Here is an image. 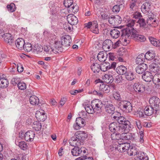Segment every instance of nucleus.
<instances>
[{"mask_svg":"<svg viewBox=\"0 0 160 160\" xmlns=\"http://www.w3.org/2000/svg\"><path fill=\"white\" fill-rule=\"evenodd\" d=\"M100 70L103 72H105L110 69V63L104 62L100 65Z\"/></svg>","mask_w":160,"mask_h":160,"instance_id":"c9c22d12","label":"nucleus"},{"mask_svg":"<svg viewBox=\"0 0 160 160\" xmlns=\"http://www.w3.org/2000/svg\"><path fill=\"white\" fill-rule=\"evenodd\" d=\"M118 106L122 111L127 113L131 112L132 110L131 103L127 101H121L118 104Z\"/></svg>","mask_w":160,"mask_h":160,"instance_id":"39448f33","label":"nucleus"},{"mask_svg":"<svg viewBox=\"0 0 160 160\" xmlns=\"http://www.w3.org/2000/svg\"><path fill=\"white\" fill-rule=\"evenodd\" d=\"M151 6L150 3L146 2L143 3L141 7L142 11L145 14L151 10Z\"/></svg>","mask_w":160,"mask_h":160,"instance_id":"aec40b11","label":"nucleus"},{"mask_svg":"<svg viewBox=\"0 0 160 160\" xmlns=\"http://www.w3.org/2000/svg\"><path fill=\"white\" fill-rule=\"evenodd\" d=\"M78 7L75 4L73 3L68 8L69 13H75L78 11Z\"/></svg>","mask_w":160,"mask_h":160,"instance_id":"58836bf2","label":"nucleus"},{"mask_svg":"<svg viewBox=\"0 0 160 160\" xmlns=\"http://www.w3.org/2000/svg\"><path fill=\"white\" fill-rule=\"evenodd\" d=\"M147 65L143 63L138 65L136 68V72L139 74H141L144 72L147 68Z\"/></svg>","mask_w":160,"mask_h":160,"instance_id":"6ab92c4d","label":"nucleus"},{"mask_svg":"<svg viewBox=\"0 0 160 160\" xmlns=\"http://www.w3.org/2000/svg\"><path fill=\"white\" fill-rule=\"evenodd\" d=\"M7 7L8 10L12 12H14L16 9L15 5L13 3L8 5Z\"/></svg>","mask_w":160,"mask_h":160,"instance_id":"5fc2aeb1","label":"nucleus"},{"mask_svg":"<svg viewBox=\"0 0 160 160\" xmlns=\"http://www.w3.org/2000/svg\"><path fill=\"white\" fill-rule=\"evenodd\" d=\"M120 9V5H115L112 8V11L114 12L118 13V12Z\"/></svg>","mask_w":160,"mask_h":160,"instance_id":"338daca9","label":"nucleus"},{"mask_svg":"<svg viewBox=\"0 0 160 160\" xmlns=\"http://www.w3.org/2000/svg\"><path fill=\"white\" fill-rule=\"evenodd\" d=\"M125 32L123 31V34L125 36V38H122V39H120V40H119L120 42L121 43H122L124 45H126L127 44H128L129 42V41L127 40V39H130L131 38H132V37H130L129 38L128 37H126V36L125 35Z\"/></svg>","mask_w":160,"mask_h":160,"instance_id":"09e8293b","label":"nucleus"},{"mask_svg":"<svg viewBox=\"0 0 160 160\" xmlns=\"http://www.w3.org/2000/svg\"><path fill=\"white\" fill-rule=\"evenodd\" d=\"M63 46L61 41L58 40L52 48L46 46L44 47V50L47 53L49 54H56L59 52H62L63 51Z\"/></svg>","mask_w":160,"mask_h":160,"instance_id":"f03ea898","label":"nucleus"},{"mask_svg":"<svg viewBox=\"0 0 160 160\" xmlns=\"http://www.w3.org/2000/svg\"><path fill=\"white\" fill-rule=\"evenodd\" d=\"M102 79L106 83H111L113 81L112 76L110 74H105L102 77Z\"/></svg>","mask_w":160,"mask_h":160,"instance_id":"e433bc0d","label":"nucleus"},{"mask_svg":"<svg viewBox=\"0 0 160 160\" xmlns=\"http://www.w3.org/2000/svg\"><path fill=\"white\" fill-rule=\"evenodd\" d=\"M63 28L68 32H70L72 28V25H69L68 22L64 23L63 25Z\"/></svg>","mask_w":160,"mask_h":160,"instance_id":"603ef678","label":"nucleus"},{"mask_svg":"<svg viewBox=\"0 0 160 160\" xmlns=\"http://www.w3.org/2000/svg\"><path fill=\"white\" fill-rule=\"evenodd\" d=\"M101 15L102 19L103 20H106L108 19L110 17V15H108L107 13L104 12H101Z\"/></svg>","mask_w":160,"mask_h":160,"instance_id":"69168bd1","label":"nucleus"},{"mask_svg":"<svg viewBox=\"0 0 160 160\" xmlns=\"http://www.w3.org/2000/svg\"><path fill=\"white\" fill-rule=\"evenodd\" d=\"M100 66L99 64L95 63H93L91 66L92 70L94 73H98L100 70Z\"/></svg>","mask_w":160,"mask_h":160,"instance_id":"4c0bfd02","label":"nucleus"},{"mask_svg":"<svg viewBox=\"0 0 160 160\" xmlns=\"http://www.w3.org/2000/svg\"><path fill=\"white\" fill-rule=\"evenodd\" d=\"M150 106L155 108V110H157L159 108V104L160 103V100L156 96H153L149 100Z\"/></svg>","mask_w":160,"mask_h":160,"instance_id":"6e6552de","label":"nucleus"},{"mask_svg":"<svg viewBox=\"0 0 160 160\" xmlns=\"http://www.w3.org/2000/svg\"><path fill=\"white\" fill-rule=\"evenodd\" d=\"M128 154L130 156H134L135 155H137L138 152L136 148L134 147H132V148H130V150H128Z\"/></svg>","mask_w":160,"mask_h":160,"instance_id":"de8ad7c7","label":"nucleus"},{"mask_svg":"<svg viewBox=\"0 0 160 160\" xmlns=\"http://www.w3.org/2000/svg\"><path fill=\"white\" fill-rule=\"evenodd\" d=\"M76 124L74 125L73 128L75 129L78 130L80 128L83 127L85 125L84 120L81 117L76 118Z\"/></svg>","mask_w":160,"mask_h":160,"instance_id":"9d476101","label":"nucleus"},{"mask_svg":"<svg viewBox=\"0 0 160 160\" xmlns=\"http://www.w3.org/2000/svg\"><path fill=\"white\" fill-rule=\"evenodd\" d=\"M5 42L10 45H12L14 43V39L11 34L5 33L3 37Z\"/></svg>","mask_w":160,"mask_h":160,"instance_id":"a211bd4d","label":"nucleus"},{"mask_svg":"<svg viewBox=\"0 0 160 160\" xmlns=\"http://www.w3.org/2000/svg\"><path fill=\"white\" fill-rule=\"evenodd\" d=\"M34 128L37 131L40 130L41 128L42 125L41 123L39 122L35 121L33 122Z\"/></svg>","mask_w":160,"mask_h":160,"instance_id":"6e6d98bb","label":"nucleus"},{"mask_svg":"<svg viewBox=\"0 0 160 160\" xmlns=\"http://www.w3.org/2000/svg\"><path fill=\"white\" fill-rule=\"evenodd\" d=\"M22 49L27 52H29L32 49V46L29 43H25Z\"/></svg>","mask_w":160,"mask_h":160,"instance_id":"3c124183","label":"nucleus"},{"mask_svg":"<svg viewBox=\"0 0 160 160\" xmlns=\"http://www.w3.org/2000/svg\"><path fill=\"white\" fill-rule=\"evenodd\" d=\"M116 72L118 74L123 75L125 74L127 72V69L124 66L121 65L116 68Z\"/></svg>","mask_w":160,"mask_h":160,"instance_id":"cd10ccee","label":"nucleus"},{"mask_svg":"<svg viewBox=\"0 0 160 160\" xmlns=\"http://www.w3.org/2000/svg\"><path fill=\"white\" fill-rule=\"evenodd\" d=\"M67 20L69 24L72 26L76 25L78 22L77 18L72 14L68 15Z\"/></svg>","mask_w":160,"mask_h":160,"instance_id":"f8f14e48","label":"nucleus"},{"mask_svg":"<svg viewBox=\"0 0 160 160\" xmlns=\"http://www.w3.org/2000/svg\"><path fill=\"white\" fill-rule=\"evenodd\" d=\"M137 157L140 160H148L149 158L147 156H146L145 158H143V156H145V154L144 153H142L141 152H138L137 155Z\"/></svg>","mask_w":160,"mask_h":160,"instance_id":"4d7b16f0","label":"nucleus"},{"mask_svg":"<svg viewBox=\"0 0 160 160\" xmlns=\"http://www.w3.org/2000/svg\"><path fill=\"white\" fill-rule=\"evenodd\" d=\"M127 125L125 127L122 128L120 125L116 122H113L111 123L109 126L110 130L113 132H119V133L122 132H127L129 130V122H127Z\"/></svg>","mask_w":160,"mask_h":160,"instance_id":"7ed1b4c3","label":"nucleus"},{"mask_svg":"<svg viewBox=\"0 0 160 160\" xmlns=\"http://www.w3.org/2000/svg\"><path fill=\"white\" fill-rule=\"evenodd\" d=\"M91 31L95 34H98L99 33L98 25L97 21L93 22V24L91 28Z\"/></svg>","mask_w":160,"mask_h":160,"instance_id":"37998d69","label":"nucleus"},{"mask_svg":"<svg viewBox=\"0 0 160 160\" xmlns=\"http://www.w3.org/2000/svg\"><path fill=\"white\" fill-rule=\"evenodd\" d=\"M35 117L39 121H44L46 119V116L43 111H37L35 114Z\"/></svg>","mask_w":160,"mask_h":160,"instance_id":"ddd939ff","label":"nucleus"},{"mask_svg":"<svg viewBox=\"0 0 160 160\" xmlns=\"http://www.w3.org/2000/svg\"><path fill=\"white\" fill-rule=\"evenodd\" d=\"M105 111L106 112L112 114L113 113L115 110V108L112 104H105Z\"/></svg>","mask_w":160,"mask_h":160,"instance_id":"72a5a7b5","label":"nucleus"},{"mask_svg":"<svg viewBox=\"0 0 160 160\" xmlns=\"http://www.w3.org/2000/svg\"><path fill=\"white\" fill-rule=\"evenodd\" d=\"M74 148L72 149L71 153L72 155L77 156H79L81 153L82 151L81 149L78 147V146H76Z\"/></svg>","mask_w":160,"mask_h":160,"instance_id":"473e14b6","label":"nucleus"},{"mask_svg":"<svg viewBox=\"0 0 160 160\" xmlns=\"http://www.w3.org/2000/svg\"><path fill=\"white\" fill-rule=\"evenodd\" d=\"M137 0H131L130 2L129 8L131 13H134L137 8Z\"/></svg>","mask_w":160,"mask_h":160,"instance_id":"c756f323","label":"nucleus"},{"mask_svg":"<svg viewBox=\"0 0 160 160\" xmlns=\"http://www.w3.org/2000/svg\"><path fill=\"white\" fill-rule=\"evenodd\" d=\"M130 129L129 128L128 131L127 132H121V138H122V141L123 140V142H124V140H128L132 139V135L129 133H128L129 132Z\"/></svg>","mask_w":160,"mask_h":160,"instance_id":"bb28decb","label":"nucleus"},{"mask_svg":"<svg viewBox=\"0 0 160 160\" xmlns=\"http://www.w3.org/2000/svg\"><path fill=\"white\" fill-rule=\"evenodd\" d=\"M136 21L132 19H130L127 21L126 24L125 29L124 32H125V35L126 37L129 38L132 33L134 30H136L135 25H136Z\"/></svg>","mask_w":160,"mask_h":160,"instance_id":"20e7f679","label":"nucleus"},{"mask_svg":"<svg viewBox=\"0 0 160 160\" xmlns=\"http://www.w3.org/2000/svg\"><path fill=\"white\" fill-rule=\"evenodd\" d=\"M130 37H132V38L136 41L140 42H143L146 40L145 37L143 35L139 34L137 30L133 31V32L131 34Z\"/></svg>","mask_w":160,"mask_h":160,"instance_id":"1a4fd4ad","label":"nucleus"},{"mask_svg":"<svg viewBox=\"0 0 160 160\" xmlns=\"http://www.w3.org/2000/svg\"><path fill=\"white\" fill-rule=\"evenodd\" d=\"M102 45L103 49L108 50L112 48L113 46L112 42L110 39H107L105 40L103 43Z\"/></svg>","mask_w":160,"mask_h":160,"instance_id":"4be33fe9","label":"nucleus"},{"mask_svg":"<svg viewBox=\"0 0 160 160\" xmlns=\"http://www.w3.org/2000/svg\"><path fill=\"white\" fill-rule=\"evenodd\" d=\"M136 25L138 23L139 24L140 27H144L146 25V23L145 20L143 18H139L138 21L136 22Z\"/></svg>","mask_w":160,"mask_h":160,"instance_id":"864d4df0","label":"nucleus"},{"mask_svg":"<svg viewBox=\"0 0 160 160\" xmlns=\"http://www.w3.org/2000/svg\"><path fill=\"white\" fill-rule=\"evenodd\" d=\"M85 108L86 112L88 113L92 114L94 112L92 104H91V105H86L85 106Z\"/></svg>","mask_w":160,"mask_h":160,"instance_id":"c03bdc74","label":"nucleus"},{"mask_svg":"<svg viewBox=\"0 0 160 160\" xmlns=\"http://www.w3.org/2000/svg\"><path fill=\"white\" fill-rule=\"evenodd\" d=\"M16 145H18L19 147L22 149L24 150L27 149V143L24 141L20 142H16Z\"/></svg>","mask_w":160,"mask_h":160,"instance_id":"a18cd8bd","label":"nucleus"},{"mask_svg":"<svg viewBox=\"0 0 160 160\" xmlns=\"http://www.w3.org/2000/svg\"><path fill=\"white\" fill-rule=\"evenodd\" d=\"M125 78L129 81H131L135 78L134 73L132 71H127L125 74Z\"/></svg>","mask_w":160,"mask_h":160,"instance_id":"f704fd0d","label":"nucleus"},{"mask_svg":"<svg viewBox=\"0 0 160 160\" xmlns=\"http://www.w3.org/2000/svg\"><path fill=\"white\" fill-rule=\"evenodd\" d=\"M58 41L57 39L55 37L51 38L49 39V43L50 44V46H48L52 48L53 46L56 43V42Z\"/></svg>","mask_w":160,"mask_h":160,"instance_id":"13d9d810","label":"nucleus"},{"mask_svg":"<svg viewBox=\"0 0 160 160\" xmlns=\"http://www.w3.org/2000/svg\"><path fill=\"white\" fill-rule=\"evenodd\" d=\"M123 145V152H124L127 150H129V149L130 147V143H126L122 141Z\"/></svg>","mask_w":160,"mask_h":160,"instance_id":"e2e57ef3","label":"nucleus"},{"mask_svg":"<svg viewBox=\"0 0 160 160\" xmlns=\"http://www.w3.org/2000/svg\"><path fill=\"white\" fill-rule=\"evenodd\" d=\"M88 136L87 134L84 132L78 131L74 134V136L69 140L70 145L72 146H79L83 144V141Z\"/></svg>","mask_w":160,"mask_h":160,"instance_id":"f257e3e1","label":"nucleus"},{"mask_svg":"<svg viewBox=\"0 0 160 160\" xmlns=\"http://www.w3.org/2000/svg\"><path fill=\"white\" fill-rule=\"evenodd\" d=\"M150 70L151 71L156 73L159 71V68L157 66V64H152L150 66Z\"/></svg>","mask_w":160,"mask_h":160,"instance_id":"49530a36","label":"nucleus"},{"mask_svg":"<svg viewBox=\"0 0 160 160\" xmlns=\"http://www.w3.org/2000/svg\"><path fill=\"white\" fill-rule=\"evenodd\" d=\"M122 31V30L120 28H115L113 29H112L110 31V34L113 38H117L120 35V32Z\"/></svg>","mask_w":160,"mask_h":160,"instance_id":"dca6fc26","label":"nucleus"},{"mask_svg":"<svg viewBox=\"0 0 160 160\" xmlns=\"http://www.w3.org/2000/svg\"><path fill=\"white\" fill-rule=\"evenodd\" d=\"M147 23L152 27H155L157 26V23L156 18L152 17H149L147 19Z\"/></svg>","mask_w":160,"mask_h":160,"instance_id":"c85d7f7f","label":"nucleus"},{"mask_svg":"<svg viewBox=\"0 0 160 160\" xmlns=\"http://www.w3.org/2000/svg\"><path fill=\"white\" fill-rule=\"evenodd\" d=\"M18 88L21 90H24L26 88V85L23 82H19L18 84Z\"/></svg>","mask_w":160,"mask_h":160,"instance_id":"052dcab7","label":"nucleus"},{"mask_svg":"<svg viewBox=\"0 0 160 160\" xmlns=\"http://www.w3.org/2000/svg\"><path fill=\"white\" fill-rule=\"evenodd\" d=\"M35 136L34 132L30 130L27 132L25 133L24 137L25 140L27 141H32L33 140Z\"/></svg>","mask_w":160,"mask_h":160,"instance_id":"2eb2a0df","label":"nucleus"},{"mask_svg":"<svg viewBox=\"0 0 160 160\" xmlns=\"http://www.w3.org/2000/svg\"><path fill=\"white\" fill-rule=\"evenodd\" d=\"M61 41L63 46L66 47L70 46L72 42L71 37L68 35L64 36L61 39Z\"/></svg>","mask_w":160,"mask_h":160,"instance_id":"4468645a","label":"nucleus"},{"mask_svg":"<svg viewBox=\"0 0 160 160\" xmlns=\"http://www.w3.org/2000/svg\"><path fill=\"white\" fill-rule=\"evenodd\" d=\"M121 17L118 15H111L109 18L108 22L109 23L113 25H118L122 22Z\"/></svg>","mask_w":160,"mask_h":160,"instance_id":"0eeeda50","label":"nucleus"},{"mask_svg":"<svg viewBox=\"0 0 160 160\" xmlns=\"http://www.w3.org/2000/svg\"><path fill=\"white\" fill-rule=\"evenodd\" d=\"M99 87L100 90L101 91L107 93H109L110 92V86L104 83L103 82H102L99 85Z\"/></svg>","mask_w":160,"mask_h":160,"instance_id":"b1692460","label":"nucleus"},{"mask_svg":"<svg viewBox=\"0 0 160 160\" xmlns=\"http://www.w3.org/2000/svg\"><path fill=\"white\" fill-rule=\"evenodd\" d=\"M155 108L151 106L146 107L144 110V114L147 116H151L154 113Z\"/></svg>","mask_w":160,"mask_h":160,"instance_id":"412c9836","label":"nucleus"},{"mask_svg":"<svg viewBox=\"0 0 160 160\" xmlns=\"http://www.w3.org/2000/svg\"><path fill=\"white\" fill-rule=\"evenodd\" d=\"M121 114L120 113L118 112H114L111 115V117L112 118L116 120L117 119V118L119 117L120 116Z\"/></svg>","mask_w":160,"mask_h":160,"instance_id":"774afa93","label":"nucleus"},{"mask_svg":"<svg viewBox=\"0 0 160 160\" xmlns=\"http://www.w3.org/2000/svg\"><path fill=\"white\" fill-rule=\"evenodd\" d=\"M73 3V0H64L63 4L66 7L68 8Z\"/></svg>","mask_w":160,"mask_h":160,"instance_id":"bf43d9fd","label":"nucleus"},{"mask_svg":"<svg viewBox=\"0 0 160 160\" xmlns=\"http://www.w3.org/2000/svg\"><path fill=\"white\" fill-rule=\"evenodd\" d=\"M9 84L8 80L7 79L3 78H0V88H7Z\"/></svg>","mask_w":160,"mask_h":160,"instance_id":"7c9ffc66","label":"nucleus"},{"mask_svg":"<svg viewBox=\"0 0 160 160\" xmlns=\"http://www.w3.org/2000/svg\"><path fill=\"white\" fill-rule=\"evenodd\" d=\"M133 88L137 94L141 95L144 92L146 87L144 84L138 82L134 83Z\"/></svg>","mask_w":160,"mask_h":160,"instance_id":"423d86ee","label":"nucleus"},{"mask_svg":"<svg viewBox=\"0 0 160 160\" xmlns=\"http://www.w3.org/2000/svg\"><path fill=\"white\" fill-rule=\"evenodd\" d=\"M118 145L117 147H115V149L117 150L119 152H123V146L122 143V141H121L120 142H118Z\"/></svg>","mask_w":160,"mask_h":160,"instance_id":"8fccbe9b","label":"nucleus"},{"mask_svg":"<svg viewBox=\"0 0 160 160\" xmlns=\"http://www.w3.org/2000/svg\"><path fill=\"white\" fill-rule=\"evenodd\" d=\"M155 56L154 53L152 51L148 52L145 55L144 54V58L147 60H152L155 57Z\"/></svg>","mask_w":160,"mask_h":160,"instance_id":"79ce46f5","label":"nucleus"},{"mask_svg":"<svg viewBox=\"0 0 160 160\" xmlns=\"http://www.w3.org/2000/svg\"><path fill=\"white\" fill-rule=\"evenodd\" d=\"M108 54L106 52L103 51L100 52L98 54L97 58L99 61L100 62H104L107 58Z\"/></svg>","mask_w":160,"mask_h":160,"instance_id":"a878e982","label":"nucleus"},{"mask_svg":"<svg viewBox=\"0 0 160 160\" xmlns=\"http://www.w3.org/2000/svg\"><path fill=\"white\" fill-rule=\"evenodd\" d=\"M91 104L93 107L94 112L101 109L102 106V104L101 101L93 100L91 102Z\"/></svg>","mask_w":160,"mask_h":160,"instance_id":"f3484780","label":"nucleus"},{"mask_svg":"<svg viewBox=\"0 0 160 160\" xmlns=\"http://www.w3.org/2000/svg\"><path fill=\"white\" fill-rule=\"evenodd\" d=\"M29 101L31 104L33 105H38L39 102L38 98L36 96L34 95L30 97Z\"/></svg>","mask_w":160,"mask_h":160,"instance_id":"ea45409f","label":"nucleus"},{"mask_svg":"<svg viewBox=\"0 0 160 160\" xmlns=\"http://www.w3.org/2000/svg\"><path fill=\"white\" fill-rule=\"evenodd\" d=\"M136 126L137 128L140 130H143L142 129V125L141 124V122L140 120L138 119H135L134 121Z\"/></svg>","mask_w":160,"mask_h":160,"instance_id":"680f3d73","label":"nucleus"},{"mask_svg":"<svg viewBox=\"0 0 160 160\" xmlns=\"http://www.w3.org/2000/svg\"><path fill=\"white\" fill-rule=\"evenodd\" d=\"M121 133H119V132H117V133H113L111 135V138L112 140H118V142H121L120 140L122 141Z\"/></svg>","mask_w":160,"mask_h":160,"instance_id":"2f4dec72","label":"nucleus"},{"mask_svg":"<svg viewBox=\"0 0 160 160\" xmlns=\"http://www.w3.org/2000/svg\"><path fill=\"white\" fill-rule=\"evenodd\" d=\"M117 119H116L115 120L117 121L118 122V124H119V125L120 124H121V125H120V126L122 127V128H124V127L125 126V127H126L127 125V122H129V128H131V127L130 126V123L129 121L128 120H126V119L125 118H124V117L122 116H120L119 117L117 118Z\"/></svg>","mask_w":160,"mask_h":160,"instance_id":"9b49d317","label":"nucleus"},{"mask_svg":"<svg viewBox=\"0 0 160 160\" xmlns=\"http://www.w3.org/2000/svg\"><path fill=\"white\" fill-rule=\"evenodd\" d=\"M144 58V54H142L139 55L136 59V63L140 65L144 63L143 62L145 60Z\"/></svg>","mask_w":160,"mask_h":160,"instance_id":"a19ab883","label":"nucleus"},{"mask_svg":"<svg viewBox=\"0 0 160 160\" xmlns=\"http://www.w3.org/2000/svg\"><path fill=\"white\" fill-rule=\"evenodd\" d=\"M25 43L24 40L22 38H18L15 41L16 47L18 49L21 50L22 49Z\"/></svg>","mask_w":160,"mask_h":160,"instance_id":"393cba45","label":"nucleus"},{"mask_svg":"<svg viewBox=\"0 0 160 160\" xmlns=\"http://www.w3.org/2000/svg\"><path fill=\"white\" fill-rule=\"evenodd\" d=\"M19 78H13L11 80V82L14 86H16L19 83Z\"/></svg>","mask_w":160,"mask_h":160,"instance_id":"0e129e2a","label":"nucleus"},{"mask_svg":"<svg viewBox=\"0 0 160 160\" xmlns=\"http://www.w3.org/2000/svg\"><path fill=\"white\" fill-rule=\"evenodd\" d=\"M142 79L146 82H151L154 78L151 73L148 72H145L142 76Z\"/></svg>","mask_w":160,"mask_h":160,"instance_id":"5701e85b","label":"nucleus"}]
</instances>
